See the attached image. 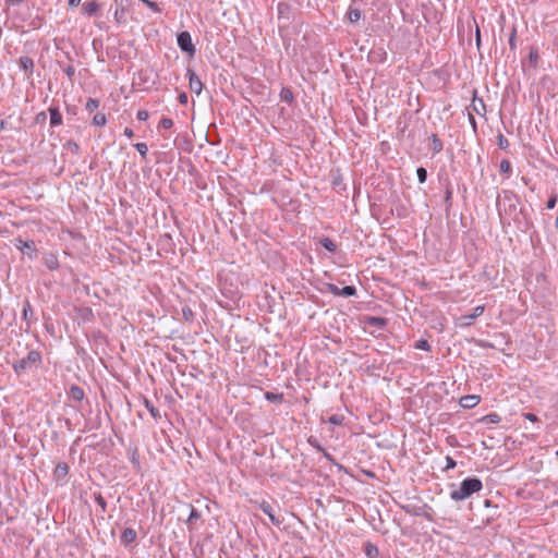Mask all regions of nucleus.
<instances>
[{
  "instance_id": "8fccbe9b",
  "label": "nucleus",
  "mask_w": 558,
  "mask_h": 558,
  "mask_svg": "<svg viewBox=\"0 0 558 558\" xmlns=\"http://www.w3.org/2000/svg\"><path fill=\"white\" fill-rule=\"evenodd\" d=\"M475 37H476V44H477V46H480L481 45V31L478 27H476Z\"/></svg>"
},
{
  "instance_id": "6ab92c4d",
  "label": "nucleus",
  "mask_w": 558,
  "mask_h": 558,
  "mask_svg": "<svg viewBox=\"0 0 558 558\" xmlns=\"http://www.w3.org/2000/svg\"><path fill=\"white\" fill-rule=\"evenodd\" d=\"M432 150L434 154H438L442 150V143L437 135H432Z\"/></svg>"
},
{
  "instance_id": "5fc2aeb1",
  "label": "nucleus",
  "mask_w": 558,
  "mask_h": 558,
  "mask_svg": "<svg viewBox=\"0 0 558 558\" xmlns=\"http://www.w3.org/2000/svg\"><path fill=\"white\" fill-rule=\"evenodd\" d=\"M266 398H267V400H275V399H277V396H276V395H274V393H271V392H268V393L266 395Z\"/></svg>"
},
{
  "instance_id": "f03ea898",
  "label": "nucleus",
  "mask_w": 558,
  "mask_h": 558,
  "mask_svg": "<svg viewBox=\"0 0 558 558\" xmlns=\"http://www.w3.org/2000/svg\"><path fill=\"white\" fill-rule=\"evenodd\" d=\"M39 362L40 354L37 351L32 350L25 357L16 361L13 364V368L16 372V374H22L28 368L36 367L39 364Z\"/></svg>"
},
{
  "instance_id": "2f4dec72",
  "label": "nucleus",
  "mask_w": 558,
  "mask_h": 558,
  "mask_svg": "<svg viewBox=\"0 0 558 558\" xmlns=\"http://www.w3.org/2000/svg\"><path fill=\"white\" fill-rule=\"evenodd\" d=\"M65 147L71 150L73 154H77L80 151V146L76 142L74 141H68L65 143Z\"/></svg>"
},
{
  "instance_id": "f3484780",
  "label": "nucleus",
  "mask_w": 558,
  "mask_h": 558,
  "mask_svg": "<svg viewBox=\"0 0 558 558\" xmlns=\"http://www.w3.org/2000/svg\"><path fill=\"white\" fill-rule=\"evenodd\" d=\"M113 17L118 24L125 23V9L123 7L117 8Z\"/></svg>"
},
{
  "instance_id": "423d86ee",
  "label": "nucleus",
  "mask_w": 558,
  "mask_h": 558,
  "mask_svg": "<svg viewBox=\"0 0 558 558\" xmlns=\"http://www.w3.org/2000/svg\"><path fill=\"white\" fill-rule=\"evenodd\" d=\"M186 75L189 76V85H190L191 92L199 95L203 90V83H202L201 78L196 75V73L191 68L187 69Z\"/></svg>"
},
{
  "instance_id": "4d7b16f0",
  "label": "nucleus",
  "mask_w": 558,
  "mask_h": 558,
  "mask_svg": "<svg viewBox=\"0 0 558 558\" xmlns=\"http://www.w3.org/2000/svg\"><path fill=\"white\" fill-rule=\"evenodd\" d=\"M469 120H470L471 124L475 128L476 122H475V119H474V117L472 114H469Z\"/></svg>"
},
{
  "instance_id": "4be33fe9",
  "label": "nucleus",
  "mask_w": 558,
  "mask_h": 558,
  "mask_svg": "<svg viewBox=\"0 0 558 558\" xmlns=\"http://www.w3.org/2000/svg\"><path fill=\"white\" fill-rule=\"evenodd\" d=\"M68 472H69V466L66 463L57 464L56 470H54L56 476L63 477L68 474Z\"/></svg>"
},
{
  "instance_id": "0eeeda50",
  "label": "nucleus",
  "mask_w": 558,
  "mask_h": 558,
  "mask_svg": "<svg viewBox=\"0 0 558 558\" xmlns=\"http://www.w3.org/2000/svg\"><path fill=\"white\" fill-rule=\"evenodd\" d=\"M34 61L32 58L27 56H23L19 59V66L21 70H23L27 77H31L34 71Z\"/></svg>"
},
{
  "instance_id": "7ed1b4c3",
  "label": "nucleus",
  "mask_w": 558,
  "mask_h": 558,
  "mask_svg": "<svg viewBox=\"0 0 558 558\" xmlns=\"http://www.w3.org/2000/svg\"><path fill=\"white\" fill-rule=\"evenodd\" d=\"M177 43L179 48L183 51L189 53V56L193 57L196 52V48L194 44L192 43L191 34L186 31L181 32L177 36Z\"/></svg>"
},
{
  "instance_id": "864d4df0",
  "label": "nucleus",
  "mask_w": 558,
  "mask_h": 558,
  "mask_svg": "<svg viewBox=\"0 0 558 558\" xmlns=\"http://www.w3.org/2000/svg\"><path fill=\"white\" fill-rule=\"evenodd\" d=\"M451 194H452V193H451V191H450L449 189H447V191H446V197H445V199H446V202H447V203H448V202H449V199L451 198Z\"/></svg>"
},
{
  "instance_id": "4c0bfd02",
  "label": "nucleus",
  "mask_w": 558,
  "mask_h": 558,
  "mask_svg": "<svg viewBox=\"0 0 558 558\" xmlns=\"http://www.w3.org/2000/svg\"><path fill=\"white\" fill-rule=\"evenodd\" d=\"M149 114L146 110H138L136 113V118L140 121H146L148 119Z\"/></svg>"
},
{
  "instance_id": "052dcab7",
  "label": "nucleus",
  "mask_w": 558,
  "mask_h": 558,
  "mask_svg": "<svg viewBox=\"0 0 558 558\" xmlns=\"http://www.w3.org/2000/svg\"><path fill=\"white\" fill-rule=\"evenodd\" d=\"M374 322H376V323H381V322H383V319H381V318H374Z\"/></svg>"
},
{
  "instance_id": "3c124183",
  "label": "nucleus",
  "mask_w": 558,
  "mask_h": 558,
  "mask_svg": "<svg viewBox=\"0 0 558 558\" xmlns=\"http://www.w3.org/2000/svg\"><path fill=\"white\" fill-rule=\"evenodd\" d=\"M81 3V0H69V5L71 8L77 7Z\"/></svg>"
},
{
  "instance_id": "49530a36",
  "label": "nucleus",
  "mask_w": 558,
  "mask_h": 558,
  "mask_svg": "<svg viewBox=\"0 0 558 558\" xmlns=\"http://www.w3.org/2000/svg\"><path fill=\"white\" fill-rule=\"evenodd\" d=\"M456 466V461L450 458V457H447V469H452Z\"/></svg>"
},
{
  "instance_id": "680f3d73",
  "label": "nucleus",
  "mask_w": 558,
  "mask_h": 558,
  "mask_svg": "<svg viewBox=\"0 0 558 558\" xmlns=\"http://www.w3.org/2000/svg\"><path fill=\"white\" fill-rule=\"evenodd\" d=\"M478 109H480V106H475V105H474V110H475L476 112H478Z\"/></svg>"
},
{
  "instance_id": "e433bc0d",
  "label": "nucleus",
  "mask_w": 558,
  "mask_h": 558,
  "mask_svg": "<svg viewBox=\"0 0 558 558\" xmlns=\"http://www.w3.org/2000/svg\"><path fill=\"white\" fill-rule=\"evenodd\" d=\"M289 9V5L288 3H284V2H279L278 5H277V10H278V14L279 16L280 15H283L284 12Z\"/></svg>"
},
{
  "instance_id": "20e7f679",
  "label": "nucleus",
  "mask_w": 558,
  "mask_h": 558,
  "mask_svg": "<svg viewBox=\"0 0 558 558\" xmlns=\"http://www.w3.org/2000/svg\"><path fill=\"white\" fill-rule=\"evenodd\" d=\"M519 199L518 197L508 191H504L497 197V207L498 209H515L518 206Z\"/></svg>"
},
{
  "instance_id": "b1692460",
  "label": "nucleus",
  "mask_w": 558,
  "mask_h": 558,
  "mask_svg": "<svg viewBox=\"0 0 558 558\" xmlns=\"http://www.w3.org/2000/svg\"><path fill=\"white\" fill-rule=\"evenodd\" d=\"M99 107V100L98 99H94V98H89L85 105V109L88 111V112H94L95 110H97Z\"/></svg>"
},
{
  "instance_id": "a19ab883",
  "label": "nucleus",
  "mask_w": 558,
  "mask_h": 558,
  "mask_svg": "<svg viewBox=\"0 0 558 558\" xmlns=\"http://www.w3.org/2000/svg\"><path fill=\"white\" fill-rule=\"evenodd\" d=\"M486 420H488L492 423H498L500 421V417L497 414H488L486 416Z\"/></svg>"
},
{
  "instance_id": "de8ad7c7",
  "label": "nucleus",
  "mask_w": 558,
  "mask_h": 558,
  "mask_svg": "<svg viewBox=\"0 0 558 558\" xmlns=\"http://www.w3.org/2000/svg\"><path fill=\"white\" fill-rule=\"evenodd\" d=\"M123 133H124V135H125V136H128L129 138H132V137L134 136V132H133V130H132V129H130V128H125Z\"/></svg>"
},
{
  "instance_id": "473e14b6",
  "label": "nucleus",
  "mask_w": 558,
  "mask_h": 558,
  "mask_svg": "<svg viewBox=\"0 0 558 558\" xmlns=\"http://www.w3.org/2000/svg\"><path fill=\"white\" fill-rule=\"evenodd\" d=\"M173 125V121L170 118H162L159 123V128L170 129Z\"/></svg>"
},
{
  "instance_id": "13d9d810",
  "label": "nucleus",
  "mask_w": 558,
  "mask_h": 558,
  "mask_svg": "<svg viewBox=\"0 0 558 558\" xmlns=\"http://www.w3.org/2000/svg\"><path fill=\"white\" fill-rule=\"evenodd\" d=\"M39 119L45 120V119H46V113H45V112H40V113H38V114H37V120H39Z\"/></svg>"
},
{
  "instance_id": "a18cd8bd",
  "label": "nucleus",
  "mask_w": 558,
  "mask_h": 558,
  "mask_svg": "<svg viewBox=\"0 0 558 558\" xmlns=\"http://www.w3.org/2000/svg\"><path fill=\"white\" fill-rule=\"evenodd\" d=\"M524 417L531 422H536L537 421V416L533 413H525L524 414Z\"/></svg>"
},
{
  "instance_id": "a878e982",
  "label": "nucleus",
  "mask_w": 558,
  "mask_h": 558,
  "mask_svg": "<svg viewBox=\"0 0 558 558\" xmlns=\"http://www.w3.org/2000/svg\"><path fill=\"white\" fill-rule=\"evenodd\" d=\"M107 122L106 116L104 113H96L93 118V123L97 126H104Z\"/></svg>"
},
{
  "instance_id": "58836bf2",
  "label": "nucleus",
  "mask_w": 558,
  "mask_h": 558,
  "mask_svg": "<svg viewBox=\"0 0 558 558\" xmlns=\"http://www.w3.org/2000/svg\"><path fill=\"white\" fill-rule=\"evenodd\" d=\"M509 46L511 49H515V29L512 31L511 36L509 38Z\"/></svg>"
},
{
  "instance_id": "69168bd1",
  "label": "nucleus",
  "mask_w": 558,
  "mask_h": 558,
  "mask_svg": "<svg viewBox=\"0 0 558 558\" xmlns=\"http://www.w3.org/2000/svg\"><path fill=\"white\" fill-rule=\"evenodd\" d=\"M556 456H557V458H558V450L556 451Z\"/></svg>"
},
{
  "instance_id": "1a4fd4ad",
  "label": "nucleus",
  "mask_w": 558,
  "mask_h": 558,
  "mask_svg": "<svg viewBox=\"0 0 558 558\" xmlns=\"http://www.w3.org/2000/svg\"><path fill=\"white\" fill-rule=\"evenodd\" d=\"M480 402V397L474 395H468L460 399V405L464 409H472Z\"/></svg>"
},
{
  "instance_id": "393cba45",
  "label": "nucleus",
  "mask_w": 558,
  "mask_h": 558,
  "mask_svg": "<svg viewBox=\"0 0 558 558\" xmlns=\"http://www.w3.org/2000/svg\"><path fill=\"white\" fill-rule=\"evenodd\" d=\"M355 293H356V290L353 286H345L340 290L339 295L349 298V296H353Z\"/></svg>"
},
{
  "instance_id": "2eb2a0df",
  "label": "nucleus",
  "mask_w": 558,
  "mask_h": 558,
  "mask_svg": "<svg viewBox=\"0 0 558 558\" xmlns=\"http://www.w3.org/2000/svg\"><path fill=\"white\" fill-rule=\"evenodd\" d=\"M70 396L72 399H74L76 401H81L84 398V391L78 386H72L70 389Z\"/></svg>"
},
{
  "instance_id": "c756f323",
  "label": "nucleus",
  "mask_w": 558,
  "mask_h": 558,
  "mask_svg": "<svg viewBox=\"0 0 558 558\" xmlns=\"http://www.w3.org/2000/svg\"><path fill=\"white\" fill-rule=\"evenodd\" d=\"M45 264L49 269H56L58 267V260L53 255L46 257Z\"/></svg>"
},
{
  "instance_id": "603ef678",
  "label": "nucleus",
  "mask_w": 558,
  "mask_h": 558,
  "mask_svg": "<svg viewBox=\"0 0 558 558\" xmlns=\"http://www.w3.org/2000/svg\"><path fill=\"white\" fill-rule=\"evenodd\" d=\"M23 0H7V3L11 5H19Z\"/></svg>"
},
{
  "instance_id": "c85d7f7f",
  "label": "nucleus",
  "mask_w": 558,
  "mask_h": 558,
  "mask_svg": "<svg viewBox=\"0 0 558 558\" xmlns=\"http://www.w3.org/2000/svg\"><path fill=\"white\" fill-rule=\"evenodd\" d=\"M497 144L501 149H507L509 147V141L501 133L497 136Z\"/></svg>"
},
{
  "instance_id": "ddd939ff",
  "label": "nucleus",
  "mask_w": 558,
  "mask_h": 558,
  "mask_svg": "<svg viewBox=\"0 0 558 558\" xmlns=\"http://www.w3.org/2000/svg\"><path fill=\"white\" fill-rule=\"evenodd\" d=\"M99 10V4L96 1H90L83 4L82 12L86 15H94Z\"/></svg>"
},
{
  "instance_id": "c03bdc74",
  "label": "nucleus",
  "mask_w": 558,
  "mask_h": 558,
  "mask_svg": "<svg viewBox=\"0 0 558 558\" xmlns=\"http://www.w3.org/2000/svg\"><path fill=\"white\" fill-rule=\"evenodd\" d=\"M529 58H530L531 63H536V61L538 59L537 52L531 51Z\"/></svg>"
},
{
  "instance_id": "a211bd4d",
  "label": "nucleus",
  "mask_w": 558,
  "mask_h": 558,
  "mask_svg": "<svg viewBox=\"0 0 558 558\" xmlns=\"http://www.w3.org/2000/svg\"><path fill=\"white\" fill-rule=\"evenodd\" d=\"M144 404H145V408L148 410V412L151 414V416L155 418V420H158L160 418V412L158 411L157 408H155L151 402L148 400V399H145L144 400Z\"/></svg>"
},
{
  "instance_id": "5701e85b",
  "label": "nucleus",
  "mask_w": 558,
  "mask_h": 558,
  "mask_svg": "<svg viewBox=\"0 0 558 558\" xmlns=\"http://www.w3.org/2000/svg\"><path fill=\"white\" fill-rule=\"evenodd\" d=\"M348 17L351 23H356L361 19V11L359 9H350L348 12Z\"/></svg>"
},
{
  "instance_id": "f8f14e48",
  "label": "nucleus",
  "mask_w": 558,
  "mask_h": 558,
  "mask_svg": "<svg viewBox=\"0 0 558 558\" xmlns=\"http://www.w3.org/2000/svg\"><path fill=\"white\" fill-rule=\"evenodd\" d=\"M20 243L22 244V246H20V250L22 251L23 254H27L29 256V258H34L35 255V242L34 241H25V242H22L20 241Z\"/></svg>"
},
{
  "instance_id": "dca6fc26",
  "label": "nucleus",
  "mask_w": 558,
  "mask_h": 558,
  "mask_svg": "<svg viewBox=\"0 0 558 558\" xmlns=\"http://www.w3.org/2000/svg\"><path fill=\"white\" fill-rule=\"evenodd\" d=\"M499 171H500V173H504L507 177H509L512 172L511 162L507 159L501 160L500 165H499Z\"/></svg>"
},
{
  "instance_id": "338daca9",
  "label": "nucleus",
  "mask_w": 558,
  "mask_h": 558,
  "mask_svg": "<svg viewBox=\"0 0 558 558\" xmlns=\"http://www.w3.org/2000/svg\"><path fill=\"white\" fill-rule=\"evenodd\" d=\"M557 223H558V217H557Z\"/></svg>"
},
{
  "instance_id": "39448f33",
  "label": "nucleus",
  "mask_w": 558,
  "mask_h": 558,
  "mask_svg": "<svg viewBox=\"0 0 558 558\" xmlns=\"http://www.w3.org/2000/svg\"><path fill=\"white\" fill-rule=\"evenodd\" d=\"M258 508L268 515L269 520L274 525L280 526L283 522V518L275 514L272 507L267 501H263L258 505Z\"/></svg>"
},
{
  "instance_id": "4468645a",
  "label": "nucleus",
  "mask_w": 558,
  "mask_h": 558,
  "mask_svg": "<svg viewBox=\"0 0 558 558\" xmlns=\"http://www.w3.org/2000/svg\"><path fill=\"white\" fill-rule=\"evenodd\" d=\"M136 532L133 529H124L121 534V542L124 544H130L135 541L136 538Z\"/></svg>"
},
{
  "instance_id": "72a5a7b5",
  "label": "nucleus",
  "mask_w": 558,
  "mask_h": 558,
  "mask_svg": "<svg viewBox=\"0 0 558 558\" xmlns=\"http://www.w3.org/2000/svg\"><path fill=\"white\" fill-rule=\"evenodd\" d=\"M32 314H33V311H32L31 304H29V302H26L24 305V308H23L24 319L27 320L29 318V315H32Z\"/></svg>"
},
{
  "instance_id": "f257e3e1",
  "label": "nucleus",
  "mask_w": 558,
  "mask_h": 558,
  "mask_svg": "<svg viewBox=\"0 0 558 558\" xmlns=\"http://www.w3.org/2000/svg\"><path fill=\"white\" fill-rule=\"evenodd\" d=\"M483 488L482 481L477 477H468L463 480L458 487L452 485L450 498L454 501H462L470 498L474 493Z\"/></svg>"
},
{
  "instance_id": "9d476101",
  "label": "nucleus",
  "mask_w": 558,
  "mask_h": 558,
  "mask_svg": "<svg viewBox=\"0 0 558 558\" xmlns=\"http://www.w3.org/2000/svg\"><path fill=\"white\" fill-rule=\"evenodd\" d=\"M484 313V306L478 305L474 308L472 314L463 315L461 319L463 320V325H471L475 318L481 316Z\"/></svg>"
},
{
  "instance_id": "412c9836",
  "label": "nucleus",
  "mask_w": 558,
  "mask_h": 558,
  "mask_svg": "<svg viewBox=\"0 0 558 558\" xmlns=\"http://www.w3.org/2000/svg\"><path fill=\"white\" fill-rule=\"evenodd\" d=\"M319 243L322 244V246L324 248H326L327 251L329 252H335L336 251V244L333 243L332 240H330L329 238H323L320 239Z\"/></svg>"
},
{
  "instance_id": "79ce46f5",
  "label": "nucleus",
  "mask_w": 558,
  "mask_h": 558,
  "mask_svg": "<svg viewBox=\"0 0 558 558\" xmlns=\"http://www.w3.org/2000/svg\"><path fill=\"white\" fill-rule=\"evenodd\" d=\"M64 72L71 78L75 73V69H74V66L69 65L64 69Z\"/></svg>"
},
{
  "instance_id": "f704fd0d",
  "label": "nucleus",
  "mask_w": 558,
  "mask_h": 558,
  "mask_svg": "<svg viewBox=\"0 0 558 558\" xmlns=\"http://www.w3.org/2000/svg\"><path fill=\"white\" fill-rule=\"evenodd\" d=\"M415 348L428 351L430 347L427 340H418L415 344Z\"/></svg>"
},
{
  "instance_id": "7c9ffc66",
  "label": "nucleus",
  "mask_w": 558,
  "mask_h": 558,
  "mask_svg": "<svg viewBox=\"0 0 558 558\" xmlns=\"http://www.w3.org/2000/svg\"><path fill=\"white\" fill-rule=\"evenodd\" d=\"M378 555V549L377 547L368 544L367 547H366V556L368 558H376Z\"/></svg>"
},
{
  "instance_id": "aec40b11",
  "label": "nucleus",
  "mask_w": 558,
  "mask_h": 558,
  "mask_svg": "<svg viewBox=\"0 0 558 558\" xmlns=\"http://www.w3.org/2000/svg\"><path fill=\"white\" fill-rule=\"evenodd\" d=\"M280 98L282 101L291 104L293 101V94L290 88H282L280 92Z\"/></svg>"
},
{
  "instance_id": "e2e57ef3",
  "label": "nucleus",
  "mask_w": 558,
  "mask_h": 558,
  "mask_svg": "<svg viewBox=\"0 0 558 558\" xmlns=\"http://www.w3.org/2000/svg\"><path fill=\"white\" fill-rule=\"evenodd\" d=\"M478 109H480V106H475V105H474V110H475L476 112H478Z\"/></svg>"
},
{
  "instance_id": "6e6552de",
  "label": "nucleus",
  "mask_w": 558,
  "mask_h": 558,
  "mask_svg": "<svg viewBox=\"0 0 558 558\" xmlns=\"http://www.w3.org/2000/svg\"><path fill=\"white\" fill-rule=\"evenodd\" d=\"M190 510L189 517L186 519V524L190 531L195 530V523L201 520V513L192 506H186Z\"/></svg>"
},
{
  "instance_id": "bf43d9fd",
  "label": "nucleus",
  "mask_w": 558,
  "mask_h": 558,
  "mask_svg": "<svg viewBox=\"0 0 558 558\" xmlns=\"http://www.w3.org/2000/svg\"><path fill=\"white\" fill-rule=\"evenodd\" d=\"M4 121L3 120H0V132L4 129Z\"/></svg>"
},
{
  "instance_id": "ea45409f",
  "label": "nucleus",
  "mask_w": 558,
  "mask_h": 558,
  "mask_svg": "<svg viewBox=\"0 0 558 558\" xmlns=\"http://www.w3.org/2000/svg\"><path fill=\"white\" fill-rule=\"evenodd\" d=\"M557 197L553 196L547 202V209H553L556 206Z\"/></svg>"
},
{
  "instance_id": "6e6d98bb",
  "label": "nucleus",
  "mask_w": 558,
  "mask_h": 558,
  "mask_svg": "<svg viewBox=\"0 0 558 558\" xmlns=\"http://www.w3.org/2000/svg\"><path fill=\"white\" fill-rule=\"evenodd\" d=\"M97 501H98V504H99L102 508H105L106 502H105V500H104V498H102L101 496H99V497L97 498Z\"/></svg>"
},
{
  "instance_id": "37998d69",
  "label": "nucleus",
  "mask_w": 558,
  "mask_h": 558,
  "mask_svg": "<svg viewBox=\"0 0 558 558\" xmlns=\"http://www.w3.org/2000/svg\"><path fill=\"white\" fill-rule=\"evenodd\" d=\"M178 100L182 105L187 104V95L185 93H181L178 97Z\"/></svg>"
},
{
  "instance_id": "9b49d317",
  "label": "nucleus",
  "mask_w": 558,
  "mask_h": 558,
  "mask_svg": "<svg viewBox=\"0 0 558 558\" xmlns=\"http://www.w3.org/2000/svg\"><path fill=\"white\" fill-rule=\"evenodd\" d=\"M48 111L50 114L51 126H58L62 124V116L57 107H50Z\"/></svg>"
},
{
  "instance_id": "0e129e2a",
  "label": "nucleus",
  "mask_w": 558,
  "mask_h": 558,
  "mask_svg": "<svg viewBox=\"0 0 558 558\" xmlns=\"http://www.w3.org/2000/svg\"><path fill=\"white\" fill-rule=\"evenodd\" d=\"M480 105H481L483 108L485 107V105H484V102H483L482 100H480Z\"/></svg>"
},
{
  "instance_id": "cd10ccee",
  "label": "nucleus",
  "mask_w": 558,
  "mask_h": 558,
  "mask_svg": "<svg viewBox=\"0 0 558 558\" xmlns=\"http://www.w3.org/2000/svg\"><path fill=\"white\" fill-rule=\"evenodd\" d=\"M134 146H135L136 150L140 153L141 157L143 159H145L147 156V151H148L147 145L145 143H137Z\"/></svg>"
},
{
  "instance_id": "c9c22d12",
  "label": "nucleus",
  "mask_w": 558,
  "mask_h": 558,
  "mask_svg": "<svg viewBox=\"0 0 558 558\" xmlns=\"http://www.w3.org/2000/svg\"><path fill=\"white\" fill-rule=\"evenodd\" d=\"M328 421L333 425H341L343 417L339 415H331Z\"/></svg>"
},
{
  "instance_id": "09e8293b",
  "label": "nucleus",
  "mask_w": 558,
  "mask_h": 558,
  "mask_svg": "<svg viewBox=\"0 0 558 558\" xmlns=\"http://www.w3.org/2000/svg\"><path fill=\"white\" fill-rule=\"evenodd\" d=\"M329 290H330V292H332L333 294L339 295V292H340V290H341V289H339V288H338L337 286H335V284H330V286H329Z\"/></svg>"
},
{
  "instance_id": "bb28decb",
  "label": "nucleus",
  "mask_w": 558,
  "mask_h": 558,
  "mask_svg": "<svg viewBox=\"0 0 558 558\" xmlns=\"http://www.w3.org/2000/svg\"><path fill=\"white\" fill-rule=\"evenodd\" d=\"M417 180L421 184L425 183L427 180V170L424 167H418L416 169Z\"/></svg>"
}]
</instances>
